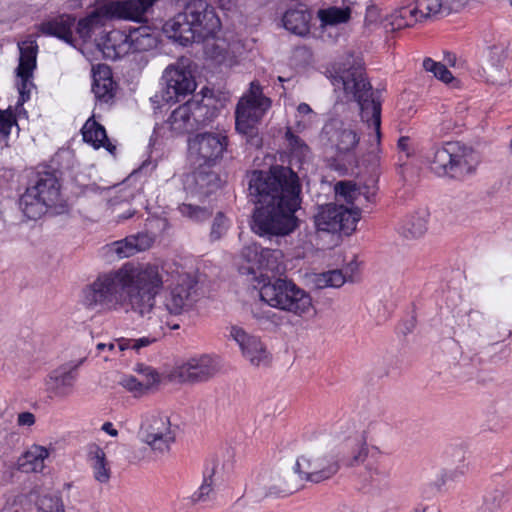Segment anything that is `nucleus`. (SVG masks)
Segmentation results:
<instances>
[{
  "label": "nucleus",
  "mask_w": 512,
  "mask_h": 512,
  "mask_svg": "<svg viewBox=\"0 0 512 512\" xmlns=\"http://www.w3.org/2000/svg\"><path fill=\"white\" fill-rule=\"evenodd\" d=\"M248 191L255 204L251 227L257 235L272 240L296 230L295 213L301 205L302 186L291 168L277 165L269 171H252L248 175Z\"/></svg>",
  "instance_id": "f257e3e1"
},
{
  "label": "nucleus",
  "mask_w": 512,
  "mask_h": 512,
  "mask_svg": "<svg viewBox=\"0 0 512 512\" xmlns=\"http://www.w3.org/2000/svg\"><path fill=\"white\" fill-rule=\"evenodd\" d=\"M146 264L127 262L120 268L100 273L82 291L83 303L97 311L125 309L140 318Z\"/></svg>",
  "instance_id": "f03ea898"
},
{
  "label": "nucleus",
  "mask_w": 512,
  "mask_h": 512,
  "mask_svg": "<svg viewBox=\"0 0 512 512\" xmlns=\"http://www.w3.org/2000/svg\"><path fill=\"white\" fill-rule=\"evenodd\" d=\"M164 286V269L155 264H146L144 287L139 296L141 306L140 318H148L163 322L170 329H178L179 325H170L169 317L178 316L191 311L198 301V283L190 275H181L157 301Z\"/></svg>",
  "instance_id": "7ed1b4c3"
},
{
  "label": "nucleus",
  "mask_w": 512,
  "mask_h": 512,
  "mask_svg": "<svg viewBox=\"0 0 512 512\" xmlns=\"http://www.w3.org/2000/svg\"><path fill=\"white\" fill-rule=\"evenodd\" d=\"M335 74L332 84L342 88L347 96H351L360 107L363 122L374 131L376 148L371 150L375 160L379 161L381 141V102L374 97L371 84L364 77L363 62L359 57L348 54L342 61L334 66Z\"/></svg>",
  "instance_id": "20e7f679"
},
{
  "label": "nucleus",
  "mask_w": 512,
  "mask_h": 512,
  "mask_svg": "<svg viewBox=\"0 0 512 512\" xmlns=\"http://www.w3.org/2000/svg\"><path fill=\"white\" fill-rule=\"evenodd\" d=\"M20 209L32 220L40 218L51 211L62 214L67 205L61 195V182L58 172L43 167L31 177L25 192L19 199Z\"/></svg>",
  "instance_id": "39448f33"
},
{
  "label": "nucleus",
  "mask_w": 512,
  "mask_h": 512,
  "mask_svg": "<svg viewBox=\"0 0 512 512\" xmlns=\"http://www.w3.org/2000/svg\"><path fill=\"white\" fill-rule=\"evenodd\" d=\"M156 0H106L98 2L95 9L81 18L74 27L78 36L87 42L102 29L109 19L141 21Z\"/></svg>",
  "instance_id": "423d86ee"
},
{
  "label": "nucleus",
  "mask_w": 512,
  "mask_h": 512,
  "mask_svg": "<svg viewBox=\"0 0 512 512\" xmlns=\"http://www.w3.org/2000/svg\"><path fill=\"white\" fill-rule=\"evenodd\" d=\"M260 299L270 307L302 316L312 309L310 295L293 281L277 278L264 283L260 288Z\"/></svg>",
  "instance_id": "0eeeda50"
},
{
  "label": "nucleus",
  "mask_w": 512,
  "mask_h": 512,
  "mask_svg": "<svg viewBox=\"0 0 512 512\" xmlns=\"http://www.w3.org/2000/svg\"><path fill=\"white\" fill-rule=\"evenodd\" d=\"M320 140L339 159L352 157L360 143L361 132L352 120L330 118L323 125Z\"/></svg>",
  "instance_id": "6e6552de"
},
{
  "label": "nucleus",
  "mask_w": 512,
  "mask_h": 512,
  "mask_svg": "<svg viewBox=\"0 0 512 512\" xmlns=\"http://www.w3.org/2000/svg\"><path fill=\"white\" fill-rule=\"evenodd\" d=\"M177 426H172L170 418L159 411H148L142 415L139 438L154 452L165 454L176 440Z\"/></svg>",
  "instance_id": "1a4fd4ad"
},
{
  "label": "nucleus",
  "mask_w": 512,
  "mask_h": 512,
  "mask_svg": "<svg viewBox=\"0 0 512 512\" xmlns=\"http://www.w3.org/2000/svg\"><path fill=\"white\" fill-rule=\"evenodd\" d=\"M271 100L265 96L242 97L235 111V128L246 136L247 141L256 147L262 143L258 133V124L270 108Z\"/></svg>",
  "instance_id": "9d476101"
},
{
  "label": "nucleus",
  "mask_w": 512,
  "mask_h": 512,
  "mask_svg": "<svg viewBox=\"0 0 512 512\" xmlns=\"http://www.w3.org/2000/svg\"><path fill=\"white\" fill-rule=\"evenodd\" d=\"M466 149H462L458 142H446L441 147L434 149L431 160V169L438 176H450L460 178L470 175L474 166L470 162Z\"/></svg>",
  "instance_id": "9b49d317"
},
{
  "label": "nucleus",
  "mask_w": 512,
  "mask_h": 512,
  "mask_svg": "<svg viewBox=\"0 0 512 512\" xmlns=\"http://www.w3.org/2000/svg\"><path fill=\"white\" fill-rule=\"evenodd\" d=\"M361 218L359 208H347L344 205L326 204L319 208L314 223L319 231L351 235Z\"/></svg>",
  "instance_id": "f8f14e48"
},
{
  "label": "nucleus",
  "mask_w": 512,
  "mask_h": 512,
  "mask_svg": "<svg viewBox=\"0 0 512 512\" xmlns=\"http://www.w3.org/2000/svg\"><path fill=\"white\" fill-rule=\"evenodd\" d=\"M227 145V137L216 133H200L190 138L188 149L193 166L212 168L222 158Z\"/></svg>",
  "instance_id": "ddd939ff"
},
{
  "label": "nucleus",
  "mask_w": 512,
  "mask_h": 512,
  "mask_svg": "<svg viewBox=\"0 0 512 512\" xmlns=\"http://www.w3.org/2000/svg\"><path fill=\"white\" fill-rule=\"evenodd\" d=\"M162 89L155 95L157 102L175 103L185 99L196 89V81L189 70L170 65L162 75Z\"/></svg>",
  "instance_id": "4468645a"
},
{
  "label": "nucleus",
  "mask_w": 512,
  "mask_h": 512,
  "mask_svg": "<svg viewBox=\"0 0 512 512\" xmlns=\"http://www.w3.org/2000/svg\"><path fill=\"white\" fill-rule=\"evenodd\" d=\"M297 469L306 482L321 483L332 478L340 469L339 458L334 453H313L297 458Z\"/></svg>",
  "instance_id": "2eb2a0df"
},
{
  "label": "nucleus",
  "mask_w": 512,
  "mask_h": 512,
  "mask_svg": "<svg viewBox=\"0 0 512 512\" xmlns=\"http://www.w3.org/2000/svg\"><path fill=\"white\" fill-rule=\"evenodd\" d=\"M230 336L238 344L243 357L255 367L268 366L271 354L260 337L247 333L243 328L232 326Z\"/></svg>",
  "instance_id": "dca6fc26"
},
{
  "label": "nucleus",
  "mask_w": 512,
  "mask_h": 512,
  "mask_svg": "<svg viewBox=\"0 0 512 512\" xmlns=\"http://www.w3.org/2000/svg\"><path fill=\"white\" fill-rule=\"evenodd\" d=\"M185 6L202 41L213 37L220 29V19L206 0H188Z\"/></svg>",
  "instance_id": "f3484780"
},
{
  "label": "nucleus",
  "mask_w": 512,
  "mask_h": 512,
  "mask_svg": "<svg viewBox=\"0 0 512 512\" xmlns=\"http://www.w3.org/2000/svg\"><path fill=\"white\" fill-rule=\"evenodd\" d=\"M219 175L205 166H194V170L186 179V189L191 198L203 201L220 188Z\"/></svg>",
  "instance_id": "a211bd4d"
},
{
  "label": "nucleus",
  "mask_w": 512,
  "mask_h": 512,
  "mask_svg": "<svg viewBox=\"0 0 512 512\" xmlns=\"http://www.w3.org/2000/svg\"><path fill=\"white\" fill-rule=\"evenodd\" d=\"M78 363H65L52 370L46 380V390L57 398H65L72 394L74 385L78 377Z\"/></svg>",
  "instance_id": "6ab92c4d"
},
{
  "label": "nucleus",
  "mask_w": 512,
  "mask_h": 512,
  "mask_svg": "<svg viewBox=\"0 0 512 512\" xmlns=\"http://www.w3.org/2000/svg\"><path fill=\"white\" fill-rule=\"evenodd\" d=\"M163 32L168 38L173 39L183 46H187L193 42H202L198 35L197 28H195L190 15L187 13L186 6L182 12H179L172 19L165 22Z\"/></svg>",
  "instance_id": "aec40b11"
},
{
  "label": "nucleus",
  "mask_w": 512,
  "mask_h": 512,
  "mask_svg": "<svg viewBox=\"0 0 512 512\" xmlns=\"http://www.w3.org/2000/svg\"><path fill=\"white\" fill-rule=\"evenodd\" d=\"M218 371V364L209 355L189 359L178 367V375L184 382H204Z\"/></svg>",
  "instance_id": "412c9836"
},
{
  "label": "nucleus",
  "mask_w": 512,
  "mask_h": 512,
  "mask_svg": "<svg viewBox=\"0 0 512 512\" xmlns=\"http://www.w3.org/2000/svg\"><path fill=\"white\" fill-rule=\"evenodd\" d=\"M92 78V92L95 99L100 103H110L114 98L116 87L110 67L106 64L93 66Z\"/></svg>",
  "instance_id": "4be33fe9"
},
{
  "label": "nucleus",
  "mask_w": 512,
  "mask_h": 512,
  "mask_svg": "<svg viewBox=\"0 0 512 512\" xmlns=\"http://www.w3.org/2000/svg\"><path fill=\"white\" fill-rule=\"evenodd\" d=\"M76 18L69 14H62L47 20L40 25V31L44 35L57 37L67 44L76 47V40L73 37Z\"/></svg>",
  "instance_id": "5701e85b"
},
{
  "label": "nucleus",
  "mask_w": 512,
  "mask_h": 512,
  "mask_svg": "<svg viewBox=\"0 0 512 512\" xmlns=\"http://www.w3.org/2000/svg\"><path fill=\"white\" fill-rule=\"evenodd\" d=\"M186 103L189 105L196 130L211 123L218 115V109L212 97L194 95Z\"/></svg>",
  "instance_id": "b1692460"
},
{
  "label": "nucleus",
  "mask_w": 512,
  "mask_h": 512,
  "mask_svg": "<svg viewBox=\"0 0 512 512\" xmlns=\"http://www.w3.org/2000/svg\"><path fill=\"white\" fill-rule=\"evenodd\" d=\"M96 45L104 57L110 60H116L129 54L127 33L122 30L114 29L107 32L100 41L96 42Z\"/></svg>",
  "instance_id": "393cba45"
},
{
  "label": "nucleus",
  "mask_w": 512,
  "mask_h": 512,
  "mask_svg": "<svg viewBox=\"0 0 512 512\" xmlns=\"http://www.w3.org/2000/svg\"><path fill=\"white\" fill-rule=\"evenodd\" d=\"M336 455L339 464L343 463L348 467L357 466L365 461L368 456V446L365 435H357L353 442L338 447Z\"/></svg>",
  "instance_id": "a878e982"
},
{
  "label": "nucleus",
  "mask_w": 512,
  "mask_h": 512,
  "mask_svg": "<svg viewBox=\"0 0 512 512\" xmlns=\"http://www.w3.org/2000/svg\"><path fill=\"white\" fill-rule=\"evenodd\" d=\"M143 379L139 380L132 375H123L119 384L134 396H142L149 391L154 385L160 381L159 374L151 367H143L140 369Z\"/></svg>",
  "instance_id": "bb28decb"
},
{
  "label": "nucleus",
  "mask_w": 512,
  "mask_h": 512,
  "mask_svg": "<svg viewBox=\"0 0 512 512\" xmlns=\"http://www.w3.org/2000/svg\"><path fill=\"white\" fill-rule=\"evenodd\" d=\"M311 12L301 5L288 9L283 15L282 22L285 29L298 36H306L310 32Z\"/></svg>",
  "instance_id": "cd10ccee"
},
{
  "label": "nucleus",
  "mask_w": 512,
  "mask_h": 512,
  "mask_svg": "<svg viewBox=\"0 0 512 512\" xmlns=\"http://www.w3.org/2000/svg\"><path fill=\"white\" fill-rule=\"evenodd\" d=\"M429 212L419 209L407 215L399 226V233L406 239L422 237L428 229Z\"/></svg>",
  "instance_id": "c85d7f7f"
},
{
  "label": "nucleus",
  "mask_w": 512,
  "mask_h": 512,
  "mask_svg": "<svg viewBox=\"0 0 512 512\" xmlns=\"http://www.w3.org/2000/svg\"><path fill=\"white\" fill-rule=\"evenodd\" d=\"M420 17L428 19L437 15H448L464 6V0H415Z\"/></svg>",
  "instance_id": "c756f323"
},
{
  "label": "nucleus",
  "mask_w": 512,
  "mask_h": 512,
  "mask_svg": "<svg viewBox=\"0 0 512 512\" xmlns=\"http://www.w3.org/2000/svg\"><path fill=\"white\" fill-rule=\"evenodd\" d=\"M424 20L420 17L416 3L407 6H401L389 15L386 19L385 27L390 31L400 30L411 27L417 22Z\"/></svg>",
  "instance_id": "7c9ffc66"
},
{
  "label": "nucleus",
  "mask_w": 512,
  "mask_h": 512,
  "mask_svg": "<svg viewBox=\"0 0 512 512\" xmlns=\"http://www.w3.org/2000/svg\"><path fill=\"white\" fill-rule=\"evenodd\" d=\"M424 20L420 17L416 3L407 6H401L389 15L386 19L385 27L390 31L400 30L411 27L417 22Z\"/></svg>",
  "instance_id": "2f4dec72"
},
{
  "label": "nucleus",
  "mask_w": 512,
  "mask_h": 512,
  "mask_svg": "<svg viewBox=\"0 0 512 512\" xmlns=\"http://www.w3.org/2000/svg\"><path fill=\"white\" fill-rule=\"evenodd\" d=\"M129 53L150 51L157 47L158 39L147 26H140L127 33Z\"/></svg>",
  "instance_id": "473e14b6"
},
{
  "label": "nucleus",
  "mask_w": 512,
  "mask_h": 512,
  "mask_svg": "<svg viewBox=\"0 0 512 512\" xmlns=\"http://www.w3.org/2000/svg\"><path fill=\"white\" fill-rule=\"evenodd\" d=\"M81 132L83 140L94 148L104 147L111 154L116 150V147L109 141L105 128L93 117L85 122Z\"/></svg>",
  "instance_id": "72a5a7b5"
},
{
  "label": "nucleus",
  "mask_w": 512,
  "mask_h": 512,
  "mask_svg": "<svg viewBox=\"0 0 512 512\" xmlns=\"http://www.w3.org/2000/svg\"><path fill=\"white\" fill-rule=\"evenodd\" d=\"M363 487L371 493H380L389 487V473L387 469L380 465H367L362 474Z\"/></svg>",
  "instance_id": "f704fd0d"
},
{
  "label": "nucleus",
  "mask_w": 512,
  "mask_h": 512,
  "mask_svg": "<svg viewBox=\"0 0 512 512\" xmlns=\"http://www.w3.org/2000/svg\"><path fill=\"white\" fill-rule=\"evenodd\" d=\"M261 252L262 246L257 243L245 245L240 252L241 259L247 264L239 267L240 274L251 276V280L258 284L261 283L258 276Z\"/></svg>",
  "instance_id": "c9c22d12"
},
{
  "label": "nucleus",
  "mask_w": 512,
  "mask_h": 512,
  "mask_svg": "<svg viewBox=\"0 0 512 512\" xmlns=\"http://www.w3.org/2000/svg\"><path fill=\"white\" fill-rule=\"evenodd\" d=\"M48 455L49 452L45 447L33 445L19 457L18 469L24 473L41 472Z\"/></svg>",
  "instance_id": "e433bc0d"
},
{
  "label": "nucleus",
  "mask_w": 512,
  "mask_h": 512,
  "mask_svg": "<svg viewBox=\"0 0 512 512\" xmlns=\"http://www.w3.org/2000/svg\"><path fill=\"white\" fill-rule=\"evenodd\" d=\"M189 105L184 104L177 107L167 120L170 130L176 135H182L196 131L192 121Z\"/></svg>",
  "instance_id": "4c0bfd02"
},
{
  "label": "nucleus",
  "mask_w": 512,
  "mask_h": 512,
  "mask_svg": "<svg viewBox=\"0 0 512 512\" xmlns=\"http://www.w3.org/2000/svg\"><path fill=\"white\" fill-rule=\"evenodd\" d=\"M88 458L93 468L94 478L100 483L108 482L110 479V468L103 449L96 444L90 445Z\"/></svg>",
  "instance_id": "58836bf2"
},
{
  "label": "nucleus",
  "mask_w": 512,
  "mask_h": 512,
  "mask_svg": "<svg viewBox=\"0 0 512 512\" xmlns=\"http://www.w3.org/2000/svg\"><path fill=\"white\" fill-rule=\"evenodd\" d=\"M331 435L339 441V446L342 447L347 443L353 442L357 435H365L364 431L357 429L356 423L350 419H341L331 427Z\"/></svg>",
  "instance_id": "ea45409f"
},
{
  "label": "nucleus",
  "mask_w": 512,
  "mask_h": 512,
  "mask_svg": "<svg viewBox=\"0 0 512 512\" xmlns=\"http://www.w3.org/2000/svg\"><path fill=\"white\" fill-rule=\"evenodd\" d=\"M215 467L206 469L203 473V481L200 487L189 497L192 504H205L215 498L214 491Z\"/></svg>",
  "instance_id": "a19ab883"
},
{
  "label": "nucleus",
  "mask_w": 512,
  "mask_h": 512,
  "mask_svg": "<svg viewBox=\"0 0 512 512\" xmlns=\"http://www.w3.org/2000/svg\"><path fill=\"white\" fill-rule=\"evenodd\" d=\"M18 47L20 58L17 72L33 74V70L36 68L38 45L35 41H23L18 44Z\"/></svg>",
  "instance_id": "79ce46f5"
},
{
  "label": "nucleus",
  "mask_w": 512,
  "mask_h": 512,
  "mask_svg": "<svg viewBox=\"0 0 512 512\" xmlns=\"http://www.w3.org/2000/svg\"><path fill=\"white\" fill-rule=\"evenodd\" d=\"M283 252L277 248L262 247L261 258L259 262V280L265 283L263 270L271 272H279L282 264Z\"/></svg>",
  "instance_id": "37998d69"
},
{
  "label": "nucleus",
  "mask_w": 512,
  "mask_h": 512,
  "mask_svg": "<svg viewBox=\"0 0 512 512\" xmlns=\"http://www.w3.org/2000/svg\"><path fill=\"white\" fill-rule=\"evenodd\" d=\"M141 319L146 322V326L151 331V333L148 336L134 339V342H130L132 349L136 351H139L141 348L147 347L161 339L165 335V328L167 327L163 322H157L152 318Z\"/></svg>",
  "instance_id": "c03bdc74"
},
{
  "label": "nucleus",
  "mask_w": 512,
  "mask_h": 512,
  "mask_svg": "<svg viewBox=\"0 0 512 512\" xmlns=\"http://www.w3.org/2000/svg\"><path fill=\"white\" fill-rule=\"evenodd\" d=\"M353 281L352 275L344 273L342 270H329L316 276L315 283L319 289L332 287L339 288L345 282Z\"/></svg>",
  "instance_id": "a18cd8bd"
},
{
  "label": "nucleus",
  "mask_w": 512,
  "mask_h": 512,
  "mask_svg": "<svg viewBox=\"0 0 512 512\" xmlns=\"http://www.w3.org/2000/svg\"><path fill=\"white\" fill-rule=\"evenodd\" d=\"M351 17V9L349 7H329L327 9H320L318 11V18L322 26L337 25L346 23Z\"/></svg>",
  "instance_id": "49530a36"
},
{
  "label": "nucleus",
  "mask_w": 512,
  "mask_h": 512,
  "mask_svg": "<svg viewBox=\"0 0 512 512\" xmlns=\"http://www.w3.org/2000/svg\"><path fill=\"white\" fill-rule=\"evenodd\" d=\"M284 481L281 475H277L275 477H271L270 479L267 476H262L259 481V489L262 490L259 495L263 497H286L288 494H284L283 491Z\"/></svg>",
  "instance_id": "de8ad7c7"
},
{
  "label": "nucleus",
  "mask_w": 512,
  "mask_h": 512,
  "mask_svg": "<svg viewBox=\"0 0 512 512\" xmlns=\"http://www.w3.org/2000/svg\"><path fill=\"white\" fill-rule=\"evenodd\" d=\"M284 484H283V492L284 494L291 495L294 492L299 491L304 487V483L306 482L305 478H301L300 471L297 469V461L295 462L292 471H284L280 474Z\"/></svg>",
  "instance_id": "09e8293b"
},
{
  "label": "nucleus",
  "mask_w": 512,
  "mask_h": 512,
  "mask_svg": "<svg viewBox=\"0 0 512 512\" xmlns=\"http://www.w3.org/2000/svg\"><path fill=\"white\" fill-rule=\"evenodd\" d=\"M178 210L182 216L187 217L194 222H203L209 219L213 213L212 209L208 207L192 203H182L179 205Z\"/></svg>",
  "instance_id": "8fccbe9b"
},
{
  "label": "nucleus",
  "mask_w": 512,
  "mask_h": 512,
  "mask_svg": "<svg viewBox=\"0 0 512 512\" xmlns=\"http://www.w3.org/2000/svg\"><path fill=\"white\" fill-rule=\"evenodd\" d=\"M136 240L133 237H126L123 240L115 241L109 245V252L118 259L128 258L136 254Z\"/></svg>",
  "instance_id": "3c124183"
},
{
  "label": "nucleus",
  "mask_w": 512,
  "mask_h": 512,
  "mask_svg": "<svg viewBox=\"0 0 512 512\" xmlns=\"http://www.w3.org/2000/svg\"><path fill=\"white\" fill-rule=\"evenodd\" d=\"M423 68L427 72L433 73V75L437 79L441 80L446 84L454 81V77L452 73L448 70V68L441 62L434 61L432 58H425L423 60Z\"/></svg>",
  "instance_id": "603ef678"
},
{
  "label": "nucleus",
  "mask_w": 512,
  "mask_h": 512,
  "mask_svg": "<svg viewBox=\"0 0 512 512\" xmlns=\"http://www.w3.org/2000/svg\"><path fill=\"white\" fill-rule=\"evenodd\" d=\"M38 512H66L61 497L57 495H43L37 501Z\"/></svg>",
  "instance_id": "864d4df0"
},
{
  "label": "nucleus",
  "mask_w": 512,
  "mask_h": 512,
  "mask_svg": "<svg viewBox=\"0 0 512 512\" xmlns=\"http://www.w3.org/2000/svg\"><path fill=\"white\" fill-rule=\"evenodd\" d=\"M229 229V220L222 213L218 212L212 222L211 231H210V240L217 241L221 239Z\"/></svg>",
  "instance_id": "5fc2aeb1"
},
{
  "label": "nucleus",
  "mask_w": 512,
  "mask_h": 512,
  "mask_svg": "<svg viewBox=\"0 0 512 512\" xmlns=\"http://www.w3.org/2000/svg\"><path fill=\"white\" fill-rule=\"evenodd\" d=\"M285 139L293 154L298 157L306 156L309 151V147L299 136L295 135L289 127L286 130Z\"/></svg>",
  "instance_id": "6e6d98bb"
},
{
  "label": "nucleus",
  "mask_w": 512,
  "mask_h": 512,
  "mask_svg": "<svg viewBox=\"0 0 512 512\" xmlns=\"http://www.w3.org/2000/svg\"><path fill=\"white\" fill-rule=\"evenodd\" d=\"M253 317L258 320L261 324H272L278 326L281 324L282 318L279 314L273 312L270 309H262L257 305L252 308Z\"/></svg>",
  "instance_id": "4d7b16f0"
},
{
  "label": "nucleus",
  "mask_w": 512,
  "mask_h": 512,
  "mask_svg": "<svg viewBox=\"0 0 512 512\" xmlns=\"http://www.w3.org/2000/svg\"><path fill=\"white\" fill-rule=\"evenodd\" d=\"M17 76L20 78V82L18 83V91H19V99L17 104L23 105L30 99L31 88L33 87V83L31 82L32 74H25L17 72Z\"/></svg>",
  "instance_id": "13d9d810"
},
{
  "label": "nucleus",
  "mask_w": 512,
  "mask_h": 512,
  "mask_svg": "<svg viewBox=\"0 0 512 512\" xmlns=\"http://www.w3.org/2000/svg\"><path fill=\"white\" fill-rule=\"evenodd\" d=\"M504 501V492L501 489H495L488 493L484 497V511L485 512H492L498 508L501 507L502 503Z\"/></svg>",
  "instance_id": "bf43d9fd"
},
{
  "label": "nucleus",
  "mask_w": 512,
  "mask_h": 512,
  "mask_svg": "<svg viewBox=\"0 0 512 512\" xmlns=\"http://www.w3.org/2000/svg\"><path fill=\"white\" fill-rule=\"evenodd\" d=\"M336 196L341 197L347 203H353L356 197V187L351 182L340 181L335 185Z\"/></svg>",
  "instance_id": "052dcab7"
},
{
  "label": "nucleus",
  "mask_w": 512,
  "mask_h": 512,
  "mask_svg": "<svg viewBox=\"0 0 512 512\" xmlns=\"http://www.w3.org/2000/svg\"><path fill=\"white\" fill-rule=\"evenodd\" d=\"M506 58H507V54L503 47L493 46L490 49L489 61L494 68H496V69L502 68Z\"/></svg>",
  "instance_id": "680f3d73"
},
{
  "label": "nucleus",
  "mask_w": 512,
  "mask_h": 512,
  "mask_svg": "<svg viewBox=\"0 0 512 512\" xmlns=\"http://www.w3.org/2000/svg\"><path fill=\"white\" fill-rule=\"evenodd\" d=\"M15 123L16 121L11 113H6L0 110V136H8L13 124Z\"/></svg>",
  "instance_id": "e2e57ef3"
},
{
  "label": "nucleus",
  "mask_w": 512,
  "mask_h": 512,
  "mask_svg": "<svg viewBox=\"0 0 512 512\" xmlns=\"http://www.w3.org/2000/svg\"><path fill=\"white\" fill-rule=\"evenodd\" d=\"M131 237L136 240V253L148 249L153 243V238L147 234L132 235Z\"/></svg>",
  "instance_id": "0e129e2a"
},
{
  "label": "nucleus",
  "mask_w": 512,
  "mask_h": 512,
  "mask_svg": "<svg viewBox=\"0 0 512 512\" xmlns=\"http://www.w3.org/2000/svg\"><path fill=\"white\" fill-rule=\"evenodd\" d=\"M17 423L20 426H31L35 423V416L31 412H22L18 415Z\"/></svg>",
  "instance_id": "69168bd1"
},
{
  "label": "nucleus",
  "mask_w": 512,
  "mask_h": 512,
  "mask_svg": "<svg viewBox=\"0 0 512 512\" xmlns=\"http://www.w3.org/2000/svg\"><path fill=\"white\" fill-rule=\"evenodd\" d=\"M400 151L405 152L407 156L410 155V138L407 136H402L398 140L397 144Z\"/></svg>",
  "instance_id": "338daca9"
},
{
  "label": "nucleus",
  "mask_w": 512,
  "mask_h": 512,
  "mask_svg": "<svg viewBox=\"0 0 512 512\" xmlns=\"http://www.w3.org/2000/svg\"><path fill=\"white\" fill-rule=\"evenodd\" d=\"M468 318L470 325H477L483 319V314L478 310L471 309Z\"/></svg>",
  "instance_id": "774afa93"
}]
</instances>
